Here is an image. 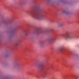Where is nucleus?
<instances>
[{
    "label": "nucleus",
    "instance_id": "f257e3e1",
    "mask_svg": "<svg viewBox=\"0 0 79 79\" xmlns=\"http://www.w3.org/2000/svg\"><path fill=\"white\" fill-rule=\"evenodd\" d=\"M45 15L44 14H40L39 12H36L35 13V17L37 19H41L44 18H45Z\"/></svg>",
    "mask_w": 79,
    "mask_h": 79
},
{
    "label": "nucleus",
    "instance_id": "f03ea898",
    "mask_svg": "<svg viewBox=\"0 0 79 79\" xmlns=\"http://www.w3.org/2000/svg\"><path fill=\"white\" fill-rule=\"evenodd\" d=\"M62 37L65 39H71L74 37V36L73 35L64 34L62 35Z\"/></svg>",
    "mask_w": 79,
    "mask_h": 79
},
{
    "label": "nucleus",
    "instance_id": "7ed1b4c3",
    "mask_svg": "<svg viewBox=\"0 0 79 79\" xmlns=\"http://www.w3.org/2000/svg\"><path fill=\"white\" fill-rule=\"evenodd\" d=\"M54 41V39L53 38H50L48 40V41L50 44H52L53 43V42Z\"/></svg>",
    "mask_w": 79,
    "mask_h": 79
},
{
    "label": "nucleus",
    "instance_id": "20e7f679",
    "mask_svg": "<svg viewBox=\"0 0 79 79\" xmlns=\"http://www.w3.org/2000/svg\"><path fill=\"white\" fill-rule=\"evenodd\" d=\"M37 68L39 69H43V65L42 64H40L37 66Z\"/></svg>",
    "mask_w": 79,
    "mask_h": 79
},
{
    "label": "nucleus",
    "instance_id": "39448f33",
    "mask_svg": "<svg viewBox=\"0 0 79 79\" xmlns=\"http://www.w3.org/2000/svg\"><path fill=\"white\" fill-rule=\"evenodd\" d=\"M60 52H66V49L64 48H60Z\"/></svg>",
    "mask_w": 79,
    "mask_h": 79
},
{
    "label": "nucleus",
    "instance_id": "423d86ee",
    "mask_svg": "<svg viewBox=\"0 0 79 79\" xmlns=\"http://www.w3.org/2000/svg\"><path fill=\"white\" fill-rule=\"evenodd\" d=\"M62 12L63 13H65L66 14H68V12H67V11H66L65 10H63Z\"/></svg>",
    "mask_w": 79,
    "mask_h": 79
},
{
    "label": "nucleus",
    "instance_id": "0eeeda50",
    "mask_svg": "<svg viewBox=\"0 0 79 79\" xmlns=\"http://www.w3.org/2000/svg\"><path fill=\"white\" fill-rule=\"evenodd\" d=\"M47 73H44V77H45V76H47Z\"/></svg>",
    "mask_w": 79,
    "mask_h": 79
},
{
    "label": "nucleus",
    "instance_id": "6e6552de",
    "mask_svg": "<svg viewBox=\"0 0 79 79\" xmlns=\"http://www.w3.org/2000/svg\"><path fill=\"white\" fill-rule=\"evenodd\" d=\"M63 26V23L60 24H59V27H61V26Z\"/></svg>",
    "mask_w": 79,
    "mask_h": 79
},
{
    "label": "nucleus",
    "instance_id": "1a4fd4ad",
    "mask_svg": "<svg viewBox=\"0 0 79 79\" xmlns=\"http://www.w3.org/2000/svg\"><path fill=\"white\" fill-rule=\"evenodd\" d=\"M32 15H33V14H32Z\"/></svg>",
    "mask_w": 79,
    "mask_h": 79
},
{
    "label": "nucleus",
    "instance_id": "9d476101",
    "mask_svg": "<svg viewBox=\"0 0 79 79\" xmlns=\"http://www.w3.org/2000/svg\"><path fill=\"white\" fill-rule=\"evenodd\" d=\"M16 45H18V44H17Z\"/></svg>",
    "mask_w": 79,
    "mask_h": 79
}]
</instances>
